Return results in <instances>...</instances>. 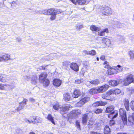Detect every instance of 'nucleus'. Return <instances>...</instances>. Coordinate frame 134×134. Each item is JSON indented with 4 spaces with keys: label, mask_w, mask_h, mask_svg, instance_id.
<instances>
[{
    "label": "nucleus",
    "mask_w": 134,
    "mask_h": 134,
    "mask_svg": "<svg viewBox=\"0 0 134 134\" xmlns=\"http://www.w3.org/2000/svg\"><path fill=\"white\" fill-rule=\"evenodd\" d=\"M93 116V113L89 111L87 112L86 114H84L82 117V122L84 124H86L88 119H89L88 125H92L94 123L95 120L92 118Z\"/></svg>",
    "instance_id": "1"
},
{
    "label": "nucleus",
    "mask_w": 134,
    "mask_h": 134,
    "mask_svg": "<svg viewBox=\"0 0 134 134\" xmlns=\"http://www.w3.org/2000/svg\"><path fill=\"white\" fill-rule=\"evenodd\" d=\"M102 14L105 15H110L111 14L112 11L111 9L107 5L101 6L99 7Z\"/></svg>",
    "instance_id": "2"
},
{
    "label": "nucleus",
    "mask_w": 134,
    "mask_h": 134,
    "mask_svg": "<svg viewBox=\"0 0 134 134\" xmlns=\"http://www.w3.org/2000/svg\"><path fill=\"white\" fill-rule=\"evenodd\" d=\"M114 107L113 106H109L107 107L105 111L106 113H110L111 114H114L113 118H116L118 115V111L117 110H114Z\"/></svg>",
    "instance_id": "3"
},
{
    "label": "nucleus",
    "mask_w": 134,
    "mask_h": 134,
    "mask_svg": "<svg viewBox=\"0 0 134 134\" xmlns=\"http://www.w3.org/2000/svg\"><path fill=\"white\" fill-rule=\"evenodd\" d=\"M119 112L120 115L124 125L126 124L127 122V119L125 110L122 108L119 109Z\"/></svg>",
    "instance_id": "4"
},
{
    "label": "nucleus",
    "mask_w": 134,
    "mask_h": 134,
    "mask_svg": "<svg viewBox=\"0 0 134 134\" xmlns=\"http://www.w3.org/2000/svg\"><path fill=\"white\" fill-rule=\"evenodd\" d=\"M90 99L88 97H85L82 98L76 104V106L77 107H79L83 105L85 103L88 102Z\"/></svg>",
    "instance_id": "5"
},
{
    "label": "nucleus",
    "mask_w": 134,
    "mask_h": 134,
    "mask_svg": "<svg viewBox=\"0 0 134 134\" xmlns=\"http://www.w3.org/2000/svg\"><path fill=\"white\" fill-rule=\"evenodd\" d=\"M133 82V76L130 75L124 80V84L125 85H127Z\"/></svg>",
    "instance_id": "6"
},
{
    "label": "nucleus",
    "mask_w": 134,
    "mask_h": 134,
    "mask_svg": "<svg viewBox=\"0 0 134 134\" xmlns=\"http://www.w3.org/2000/svg\"><path fill=\"white\" fill-rule=\"evenodd\" d=\"M109 87V85H105L102 86L98 87L99 93L104 92L107 90Z\"/></svg>",
    "instance_id": "7"
},
{
    "label": "nucleus",
    "mask_w": 134,
    "mask_h": 134,
    "mask_svg": "<svg viewBox=\"0 0 134 134\" xmlns=\"http://www.w3.org/2000/svg\"><path fill=\"white\" fill-rule=\"evenodd\" d=\"M9 78L8 76L4 74H1L0 81L2 82H5L9 80Z\"/></svg>",
    "instance_id": "8"
},
{
    "label": "nucleus",
    "mask_w": 134,
    "mask_h": 134,
    "mask_svg": "<svg viewBox=\"0 0 134 134\" xmlns=\"http://www.w3.org/2000/svg\"><path fill=\"white\" fill-rule=\"evenodd\" d=\"M121 82L119 80H111L109 82V85L113 86H117Z\"/></svg>",
    "instance_id": "9"
},
{
    "label": "nucleus",
    "mask_w": 134,
    "mask_h": 134,
    "mask_svg": "<svg viewBox=\"0 0 134 134\" xmlns=\"http://www.w3.org/2000/svg\"><path fill=\"white\" fill-rule=\"evenodd\" d=\"M81 113V111L80 110H73L70 112L71 116L74 118L78 115L80 114Z\"/></svg>",
    "instance_id": "10"
},
{
    "label": "nucleus",
    "mask_w": 134,
    "mask_h": 134,
    "mask_svg": "<svg viewBox=\"0 0 134 134\" xmlns=\"http://www.w3.org/2000/svg\"><path fill=\"white\" fill-rule=\"evenodd\" d=\"M70 68L75 71H78L79 70V67L78 65L76 63H72L69 64Z\"/></svg>",
    "instance_id": "11"
},
{
    "label": "nucleus",
    "mask_w": 134,
    "mask_h": 134,
    "mask_svg": "<svg viewBox=\"0 0 134 134\" xmlns=\"http://www.w3.org/2000/svg\"><path fill=\"white\" fill-rule=\"evenodd\" d=\"M9 54H7L3 55L2 56L3 61L6 62L8 60H13L14 59L10 58Z\"/></svg>",
    "instance_id": "12"
},
{
    "label": "nucleus",
    "mask_w": 134,
    "mask_h": 134,
    "mask_svg": "<svg viewBox=\"0 0 134 134\" xmlns=\"http://www.w3.org/2000/svg\"><path fill=\"white\" fill-rule=\"evenodd\" d=\"M62 81L58 79H55L53 81V85L55 86L59 87L61 84Z\"/></svg>",
    "instance_id": "13"
},
{
    "label": "nucleus",
    "mask_w": 134,
    "mask_h": 134,
    "mask_svg": "<svg viewBox=\"0 0 134 134\" xmlns=\"http://www.w3.org/2000/svg\"><path fill=\"white\" fill-rule=\"evenodd\" d=\"M47 74L46 73H42L39 76V79L40 81L43 82V80L46 79L47 77Z\"/></svg>",
    "instance_id": "14"
},
{
    "label": "nucleus",
    "mask_w": 134,
    "mask_h": 134,
    "mask_svg": "<svg viewBox=\"0 0 134 134\" xmlns=\"http://www.w3.org/2000/svg\"><path fill=\"white\" fill-rule=\"evenodd\" d=\"M90 1V0H77L76 2L79 5L87 4Z\"/></svg>",
    "instance_id": "15"
},
{
    "label": "nucleus",
    "mask_w": 134,
    "mask_h": 134,
    "mask_svg": "<svg viewBox=\"0 0 134 134\" xmlns=\"http://www.w3.org/2000/svg\"><path fill=\"white\" fill-rule=\"evenodd\" d=\"M81 92L79 90L75 89L74 91V94L72 95V97L74 98H77L81 95Z\"/></svg>",
    "instance_id": "16"
},
{
    "label": "nucleus",
    "mask_w": 134,
    "mask_h": 134,
    "mask_svg": "<svg viewBox=\"0 0 134 134\" xmlns=\"http://www.w3.org/2000/svg\"><path fill=\"white\" fill-rule=\"evenodd\" d=\"M108 28H106L98 32V35L101 36H103L105 35V32L108 33Z\"/></svg>",
    "instance_id": "17"
},
{
    "label": "nucleus",
    "mask_w": 134,
    "mask_h": 134,
    "mask_svg": "<svg viewBox=\"0 0 134 134\" xmlns=\"http://www.w3.org/2000/svg\"><path fill=\"white\" fill-rule=\"evenodd\" d=\"M52 9H50L48 10L45 9L42 10L41 11V14H42L46 15H49L52 12Z\"/></svg>",
    "instance_id": "18"
},
{
    "label": "nucleus",
    "mask_w": 134,
    "mask_h": 134,
    "mask_svg": "<svg viewBox=\"0 0 134 134\" xmlns=\"http://www.w3.org/2000/svg\"><path fill=\"white\" fill-rule=\"evenodd\" d=\"M105 104V103L104 102L101 101L96 102L93 104L94 107H97L99 106L104 105Z\"/></svg>",
    "instance_id": "19"
},
{
    "label": "nucleus",
    "mask_w": 134,
    "mask_h": 134,
    "mask_svg": "<svg viewBox=\"0 0 134 134\" xmlns=\"http://www.w3.org/2000/svg\"><path fill=\"white\" fill-rule=\"evenodd\" d=\"M89 93L91 94H94L99 93L97 87L91 89L89 91Z\"/></svg>",
    "instance_id": "20"
},
{
    "label": "nucleus",
    "mask_w": 134,
    "mask_h": 134,
    "mask_svg": "<svg viewBox=\"0 0 134 134\" xmlns=\"http://www.w3.org/2000/svg\"><path fill=\"white\" fill-rule=\"evenodd\" d=\"M128 121L130 123H134V113L129 115L128 117Z\"/></svg>",
    "instance_id": "21"
},
{
    "label": "nucleus",
    "mask_w": 134,
    "mask_h": 134,
    "mask_svg": "<svg viewBox=\"0 0 134 134\" xmlns=\"http://www.w3.org/2000/svg\"><path fill=\"white\" fill-rule=\"evenodd\" d=\"M90 29L92 31L97 32L100 31V28L97 27L94 25H92L90 27Z\"/></svg>",
    "instance_id": "22"
},
{
    "label": "nucleus",
    "mask_w": 134,
    "mask_h": 134,
    "mask_svg": "<svg viewBox=\"0 0 134 134\" xmlns=\"http://www.w3.org/2000/svg\"><path fill=\"white\" fill-rule=\"evenodd\" d=\"M110 130L108 125H106L104 128V134H110Z\"/></svg>",
    "instance_id": "23"
},
{
    "label": "nucleus",
    "mask_w": 134,
    "mask_h": 134,
    "mask_svg": "<svg viewBox=\"0 0 134 134\" xmlns=\"http://www.w3.org/2000/svg\"><path fill=\"white\" fill-rule=\"evenodd\" d=\"M47 118L53 124L55 125V123L54 121V118L52 116L51 114H48L47 117Z\"/></svg>",
    "instance_id": "24"
},
{
    "label": "nucleus",
    "mask_w": 134,
    "mask_h": 134,
    "mask_svg": "<svg viewBox=\"0 0 134 134\" xmlns=\"http://www.w3.org/2000/svg\"><path fill=\"white\" fill-rule=\"evenodd\" d=\"M124 104L125 108L127 111L129 110V103L128 99H125L124 101Z\"/></svg>",
    "instance_id": "25"
},
{
    "label": "nucleus",
    "mask_w": 134,
    "mask_h": 134,
    "mask_svg": "<svg viewBox=\"0 0 134 134\" xmlns=\"http://www.w3.org/2000/svg\"><path fill=\"white\" fill-rule=\"evenodd\" d=\"M100 82L99 80L97 79L90 81V82L91 84L94 85H98L100 83Z\"/></svg>",
    "instance_id": "26"
},
{
    "label": "nucleus",
    "mask_w": 134,
    "mask_h": 134,
    "mask_svg": "<svg viewBox=\"0 0 134 134\" xmlns=\"http://www.w3.org/2000/svg\"><path fill=\"white\" fill-rule=\"evenodd\" d=\"M42 82L43 85L44 87L48 86L49 84V81L48 79H45L43 80V82Z\"/></svg>",
    "instance_id": "27"
},
{
    "label": "nucleus",
    "mask_w": 134,
    "mask_h": 134,
    "mask_svg": "<svg viewBox=\"0 0 134 134\" xmlns=\"http://www.w3.org/2000/svg\"><path fill=\"white\" fill-rule=\"evenodd\" d=\"M64 96V100L66 101H68L70 100V97L69 93H65Z\"/></svg>",
    "instance_id": "28"
},
{
    "label": "nucleus",
    "mask_w": 134,
    "mask_h": 134,
    "mask_svg": "<svg viewBox=\"0 0 134 134\" xmlns=\"http://www.w3.org/2000/svg\"><path fill=\"white\" fill-rule=\"evenodd\" d=\"M103 42L105 43L106 45L107 46H109L111 44V41L108 38L103 39Z\"/></svg>",
    "instance_id": "29"
},
{
    "label": "nucleus",
    "mask_w": 134,
    "mask_h": 134,
    "mask_svg": "<svg viewBox=\"0 0 134 134\" xmlns=\"http://www.w3.org/2000/svg\"><path fill=\"white\" fill-rule=\"evenodd\" d=\"M52 12L49 15H51V16L50 18V19L51 20H55L56 17V15L54 13L53 11V10H52Z\"/></svg>",
    "instance_id": "30"
},
{
    "label": "nucleus",
    "mask_w": 134,
    "mask_h": 134,
    "mask_svg": "<svg viewBox=\"0 0 134 134\" xmlns=\"http://www.w3.org/2000/svg\"><path fill=\"white\" fill-rule=\"evenodd\" d=\"M102 97L103 98L108 100L110 99V98L109 96H108L106 93L102 94Z\"/></svg>",
    "instance_id": "31"
},
{
    "label": "nucleus",
    "mask_w": 134,
    "mask_h": 134,
    "mask_svg": "<svg viewBox=\"0 0 134 134\" xmlns=\"http://www.w3.org/2000/svg\"><path fill=\"white\" fill-rule=\"evenodd\" d=\"M70 62L68 61H65L62 63V65L66 69L69 66Z\"/></svg>",
    "instance_id": "32"
},
{
    "label": "nucleus",
    "mask_w": 134,
    "mask_h": 134,
    "mask_svg": "<svg viewBox=\"0 0 134 134\" xmlns=\"http://www.w3.org/2000/svg\"><path fill=\"white\" fill-rule=\"evenodd\" d=\"M129 55L130 57V59L133 60L134 58V51H130L129 53Z\"/></svg>",
    "instance_id": "33"
},
{
    "label": "nucleus",
    "mask_w": 134,
    "mask_h": 134,
    "mask_svg": "<svg viewBox=\"0 0 134 134\" xmlns=\"http://www.w3.org/2000/svg\"><path fill=\"white\" fill-rule=\"evenodd\" d=\"M36 118L35 116H32L30 117L29 118V122L30 123H34L35 124L34 122H35V120L36 119Z\"/></svg>",
    "instance_id": "34"
},
{
    "label": "nucleus",
    "mask_w": 134,
    "mask_h": 134,
    "mask_svg": "<svg viewBox=\"0 0 134 134\" xmlns=\"http://www.w3.org/2000/svg\"><path fill=\"white\" fill-rule=\"evenodd\" d=\"M42 119L41 118L38 117H36L35 122H34L35 123H41L42 121Z\"/></svg>",
    "instance_id": "35"
},
{
    "label": "nucleus",
    "mask_w": 134,
    "mask_h": 134,
    "mask_svg": "<svg viewBox=\"0 0 134 134\" xmlns=\"http://www.w3.org/2000/svg\"><path fill=\"white\" fill-rule=\"evenodd\" d=\"M60 113L62 114H63L65 113V112L66 111L64 107H60Z\"/></svg>",
    "instance_id": "36"
},
{
    "label": "nucleus",
    "mask_w": 134,
    "mask_h": 134,
    "mask_svg": "<svg viewBox=\"0 0 134 134\" xmlns=\"http://www.w3.org/2000/svg\"><path fill=\"white\" fill-rule=\"evenodd\" d=\"M60 106L58 103H57L53 106V109L56 110H57L60 109Z\"/></svg>",
    "instance_id": "37"
},
{
    "label": "nucleus",
    "mask_w": 134,
    "mask_h": 134,
    "mask_svg": "<svg viewBox=\"0 0 134 134\" xmlns=\"http://www.w3.org/2000/svg\"><path fill=\"white\" fill-rule=\"evenodd\" d=\"M53 12L56 15L57 14H59L61 13V12L60 11L59 9H53Z\"/></svg>",
    "instance_id": "38"
},
{
    "label": "nucleus",
    "mask_w": 134,
    "mask_h": 134,
    "mask_svg": "<svg viewBox=\"0 0 134 134\" xmlns=\"http://www.w3.org/2000/svg\"><path fill=\"white\" fill-rule=\"evenodd\" d=\"M96 53L95 50H92L90 51H89V55L92 56H94L96 55Z\"/></svg>",
    "instance_id": "39"
},
{
    "label": "nucleus",
    "mask_w": 134,
    "mask_h": 134,
    "mask_svg": "<svg viewBox=\"0 0 134 134\" xmlns=\"http://www.w3.org/2000/svg\"><path fill=\"white\" fill-rule=\"evenodd\" d=\"M102 109H97L94 111V113L97 114H98L102 113Z\"/></svg>",
    "instance_id": "40"
},
{
    "label": "nucleus",
    "mask_w": 134,
    "mask_h": 134,
    "mask_svg": "<svg viewBox=\"0 0 134 134\" xmlns=\"http://www.w3.org/2000/svg\"><path fill=\"white\" fill-rule=\"evenodd\" d=\"M115 26L118 28H121L122 27V24L120 22H117L116 23Z\"/></svg>",
    "instance_id": "41"
},
{
    "label": "nucleus",
    "mask_w": 134,
    "mask_h": 134,
    "mask_svg": "<svg viewBox=\"0 0 134 134\" xmlns=\"http://www.w3.org/2000/svg\"><path fill=\"white\" fill-rule=\"evenodd\" d=\"M113 93L115 94H120L121 92V91L118 89H116L113 91Z\"/></svg>",
    "instance_id": "42"
},
{
    "label": "nucleus",
    "mask_w": 134,
    "mask_h": 134,
    "mask_svg": "<svg viewBox=\"0 0 134 134\" xmlns=\"http://www.w3.org/2000/svg\"><path fill=\"white\" fill-rule=\"evenodd\" d=\"M37 78L35 76H34L32 77L31 80L32 83L35 84L36 83V79Z\"/></svg>",
    "instance_id": "43"
},
{
    "label": "nucleus",
    "mask_w": 134,
    "mask_h": 134,
    "mask_svg": "<svg viewBox=\"0 0 134 134\" xmlns=\"http://www.w3.org/2000/svg\"><path fill=\"white\" fill-rule=\"evenodd\" d=\"M130 107L131 109L134 110V101H132L130 103Z\"/></svg>",
    "instance_id": "44"
},
{
    "label": "nucleus",
    "mask_w": 134,
    "mask_h": 134,
    "mask_svg": "<svg viewBox=\"0 0 134 134\" xmlns=\"http://www.w3.org/2000/svg\"><path fill=\"white\" fill-rule=\"evenodd\" d=\"M83 80L82 79H77L75 80V83L77 84H79L83 82Z\"/></svg>",
    "instance_id": "45"
},
{
    "label": "nucleus",
    "mask_w": 134,
    "mask_h": 134,
    "mask_svg": "<svg viewBox=\"0 0 134 134\" xmlns=\"http://www.w3.org/2000/svg\"><path fill=\"white\" fill-rule=\"evenodd\" d=\"M19 104V105L17 109V110L18 111H20L23 108V106H22V103H20Z\"/></svg>",
    "instance_id": "46"
},
{
    "label": "nucleus",
    "mask_w": 134,
    "mask_h": 134,
    "mask_svg": "<svg viewBox=\"0 0 134 134\" xmlns=\"http://www.w3.org/2000/svg\"><path fill=\"white\" fill-rule=\"evenodd\" d=\"M104 67L105 68H110V66L107 61L105 62L104 63Z\"/></svg>",
    "instance_id": "47"
},
{
    "label": "nucleus",
    "mask_w": 134,
    "mask_h": 134,
    "mask_svg": "<svg viewBox=\"0 0 134 134\" xmlns=\"http://www.w3.org/2000/svg\"><path fill=\"white\" fill-rule=\"evenodd\" d=\"M76 126L77 128H78L79 130H80V124L79 122L78 121H76Z\"/></svg>",
    "instance_id": "48"
},
{
    "label": "nucleus",
    "mask_w": 134,
    "mask_h": 134,
    "mask_svg": "<svg viewBox=\"0 0 134 134\" xmlns=\"http://www.w3.org/2000/svg\"><path fill=\"white\" fill-rule=\"evenodd\" d=\"M7 86L8 85H4L2 83H0V90H4V86Z\"/></svg>",
    "instance_id": "49"
},
{
    "label": "nucleus",
    "mask_w": 134,
    "mask_h": 134,
    "mask_svg": "<svg viewBox=\"0 0 134 134\" xmlns=\"http://www.w3.org/2000/svg\"><path fill=\"white\" fill-rule=\"evenodd\" d=\"M70 106L69 105H67L64 107L66 111L69 110V109L70 108Z\"/></svg>",
    "instance_id": "50"
},
{
    "label": "nucleus",
    "mask_w": 134,
    "mask_h": 134,
    "mask_svg": "<svg viewBox=\"0 0 134 134\" xmlns=\"http://www.w3.org/2000/svg\"><path fill=\"white\" fill-rule=\"evenodd\" d=\"M83 27V25H81L79 26H76V29L77 30H80V29L82 28Z\"/></svg>",
    "instance_id": "51"
},
{
    "label": "nucleus",
    "mask_w": 134,
    "mask_h": 134,
    "mask_svg": "<svg viewBox=\"0 0 134 134\" xmlns=\"http://www.w3.org/2000/svg\"><path fill=\"white\" fill-rule=\"evenodd\" d=\"M114 91H111V90H109L107 93L108 94V96H110V95L111 94L113 93Z\"/></svg>",
    "instance_id": "52"
},
{
    "label": "nucleus",
    "mask_w": 134,
    "mask_h": 134,
    "mask_svg": "<svg viewBox=\"0 0 134 134\" xmlns=\"http://www.w3.org/2000/svg\"><path fill=\"white\" fill-rule=\"evenodd\" d=\"M115 70L114 69H112L110 70V73H109V72L108 74L109 75H111L113 74H115V72H113Z\"/></svg>",
    "instance_id": "53"
},
{
    "label": "nucleus",
    "mask_w": 134,
    "mask_h": 134,
    "mask_svg": "<svg viewBox=\"0 0 134 134\" xmlns=\"http://www.w3.org/2000/svg\"><path fill=\"white\" fill-rule=\"evenodd\" d=\"M117 67L119 68V69H118V70H119L120 71H122L123 70V68L121 67L120 65H117Z\"/></svg>",
    "instance_id": "54"
},
{
    "label": "nucleus",
    "mask_w": 134,
    "mask_h": 134,
    "mask_svg": "<svg viewBox=\"0 0 134 134\" xmlns=\"http://www.w3.org/2000/svg\"><path fill=\"white\" fill-rule=\"evenodd\" d=\"M83 52L85 55H89V51L87 50H84L83 51Z\"/></svg>",
    "instance_id": "55"
},
{
    "label": "nucleus",
    "mask_w": 134,
    "mask_h": 134,
    "mask_svg": "<svg viewBox=\"0 0 134 134\" xmlns=\"http://www.w3.org/2000/svg\"><path fill=\"white\" fill-rule=\"evenodd\" d=\"M27 101V100L25 98H24L23 100L21 102H23L24 104V105H26V102Z\"/></svg>",
    "instance_id": "56"
},
{
    "label": "nucleus",
    "mask_w": 134,
    "mask_h": 134,
    "mask_svg": "<svg viewBox=\"0 0 134 134\" xmlns=\"http://www.w3.org/2000/svg\"><path fill=\"white\" fill-rule=\"evenodd\" d=\"M115 124V122L113 120H111L110 122V125L111 126Z\"/></svg>",
    "instance_id": "57"
},
{
    "label": "nucleus",
    "mask_w": 134,
    "mask_h": 134,
    "mask_svg": "<svg viewBox=\"0 0 134 134\" xmlns=\"http://www.w3.org/2000/svg\"><path fill=\"white\" fill-rule=\"evenodd\" d=\"M85 84L87 86H89L90 85L91 83L90 82V81H85Z\"/></svg>",
    "instance_id": "58"
},
{
    "label": "nucleus",
    "mask_w": 134,
    "mask_h": 134,
    "mask_svg": "<svg viewBox=\"0 0 134 134\" xmlns=\"http://www.w3.org/2000/svg\"><path fill=\"white\" fill-rule=\"evenodd\" d=\"M29 100L30 101L32 102H34L35 101V99L31 98H29Z\"/></svg>",
    "instance_id": "59"
},
{
    "label": "nucleus",
    "mask_w": 134,
    "mask_h": 134,
    "mask_svg": "<svg viewBox=\"0 0 134 134\" xmlns=\"http://www.w3.org/2000/svg\"><path fill=\"white\" fill-rule=\"evenodd\" d=\"M24 78L25 79L28 80L30 79V77L29 76H24Z\"/></svg>",
    "instance_id": "60"
},
{
    "label": "nucleus",
    "mask_w": 134,
    "mask_h": 134,
    "mask_svg": "<svg viewBox=\"0 0 134 134\" xmlns=\"http://www.w3.org/2000/svg\"><path fill=\"white\" fill-rule=\"evenodd\" d=\"M100 59L102 60H104L105 59V57L104 55H102L101 56Z\"/></svg>",
    "instance_id": "61"
},
{
    "label": "nucleus",
    "mask_w": 134,
    "mask_h": 134,
    "mask_svg": "<svg viewBox=\"0 0 134 134\" xmlns=\"http://www.w3.org/2000/svg\"><path fill=\"white\" fill-rule=\"evenodd\" d=\"M74 4L76 5L77 3L74 0H70Z\"/></svg>",
    "instance_id": "62"
},
{
    "label": "nucleus",
    "mask_w": 134,
    "mask_h": 134,
    "mask_svg": "<svg viewBox=\"0 0 134 134\" xmlns=\"http://www.w3.org/2000/svg\"><path fill=\"white\" fill-rule=\"evenodd\" d=\"M91 134H98V133L94 131H91L90 132Z\"/></svg>",
    "instance_id": "63"
},
{
    "label": "nucleus",
    "mask_w": 134,
    "mask_h": 134,
    "mask_svg": "<svg viewBox=\"0 0 134 134\" xmlns=\"http://www.w3.org/2000/svg\"><path fill=\"white\" fill-rule=\"evenodd\" d=\"M24 120L25 122H27L28 121L29 122L30 120L29 119H27L26 118H25L24 119Z\"/></svg>",
    "instance_id": "64"
}]
</instances>
